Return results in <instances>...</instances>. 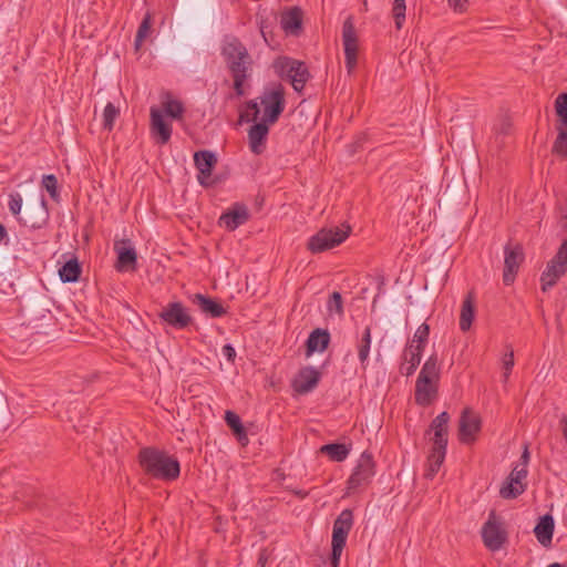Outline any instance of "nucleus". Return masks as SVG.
I'll list each match as a JSON object with an SVG mask.
<instances>
[{
  "label": "nucleus",
  "instance_id": "f257e3e1",
  "mask_svg": "<svg viewBox=\"0 0 567 567\" xmlns=\"http://www.w3.org/2000/svg\"><path fill=\"white\" fill-rule=\"evenodd\" d=\"M220 54L233 78V87L237 96L245 94L244 84L251 76L254 60L246 45L236 37L227 35L223 40Z\"/></svg>",
  "mask_w": 567,
  "mask_h": 567
},
{
  "label": "nucleus",
  "instance_id": "f03ea898",
  "mask_svg": "<svg viewBox=\"0 0 567 567\" xmlns=\"http://www.w3.org/2000/svg\"><path fill=\"white\" fill-rule=\"evenodd\" d=\"M137 458L144 473L153 478L172 482L181 474L178 460L156 447H142Z\"/></svg>",
  "mask_w": 567,
  "mask_h": 567
},
{
  "label": "nucleus",
  "instance_id": "7ed1b4c3",
  "mask_svg": "<svg viewBox=\"0 0 567 567\" xmlns=\"http://www.w3.org/2000/svg\"><path fill=\"white\" fill-rule=\"evenodd\" d=\"M449 421L450 414L444 411L431 422L430 430L426 432L427 434L433 432V436L430 439L432 441V449L427 456L426 478H433L445 460Z\"/></svg>",
  "mask_w": 567,
  "mask_h": 567
},
{
  "label": "nucleus",
  "instance_id": "20e7f679",
  "mask_svg": "<svg viewBox=\"0 0 567 567\" xmlns=\"http://www.w3.org/2000/svg\"><path fill=\"white\" fill-rule=\"evenodd\" d=\"M351 227H323L308 239L307 249L311 254H321L341 245L350 235Z\"/></svg>",
  "mask_w": 567,
  "mask_h": 567
},
{
  "label": "nucleus",
  "instance_id": "39448f33",
  "mask_svg": "<svg viewBox=\"0 0 567 567\" xmlns=\"http://www.w3.org/2000/svg\"><path fill=\"white\" fill-rule=\"evenodd\" d=\"M278 75L290 82L293 90L301 93L310 78L309 70L305 62L288 56H282L274 62Z\"/></svg>",
  "mask_w": 567,
  "mask_h": 567
},
{
  "label": "nucleus",
  "instance_id": "423d86ee",
  "mask_svg": "<svg viewBox=\"0 0 567 567\" xmlns=\"http://www.w3.org/2000/svg\"><path fill=\"white\" fill-rule=\"evenodd\" d=\"M353 525V513L351 509H343L336 518L332 529L330 565L331 567H339L340 557L346 546L348 535Z\"/></svg>",
  "mask_w": 567,
  "mask_h": 567
},
{
  "label": "nucleus",
  "instance_id": "0eeeda50",
  "mask_svg": "<svg viewBox=\"0 0 567 567\" xmlns=\"http://www.w3.org/2000/svg\"><path fill=\"white\" fill-rule=\"evenodd\" d=\"M353 525V513L351 509H343L336 518L332 529L330 565L331 567H339L340 557L346 546L348 535Z\"/></svg>",
  "mask_w": 567,
  "mask_h": 567
},
{
  "label": "nucleus",
  "instance_id": "6e6552de",
  "mask_svg": "<svg viewBox=\"0 0 567 567\" xmlns=\"http://www.w3.org/2000/svg\"><path fill=\"white\" fill-rule=\"evenodd\" d=\"M567 272V238L559 246L556 255L547 262L540 277L542 291L547 292Z\"/></svg>",
  "mask_w": 567,
  "mask_h": 567
},
{
  "label": "nucleus",
  "instance_id": "1a4fd4ad",
  "mask_svg": "<svg viewBox=\"0 0 567 567\" xmlns=\"http://www.w3.org/2000/svg\"><path fill=\"white\" fill-rule=\"evenodd\" d=\"M484 545L492 551L499 550L507 542V532L495 511H491L482 527Z\"/></svg>",
  "mask_w": 567,
  "mask_h": 567
},
{
  "label": "nucleus",
  "instance_id": "9d476101",
  "mask_svg": "<svg viewBox=\"0 0 567 567\" xmlns=\"http://www.w3.org/2000/svg\"><path fill=\"white\" fill-rule=\"evenodd\" d=\"M260 104L264 106L262 121L274 124L278 121L285 111V89L281 84H277L271 90H266L260 96Z\"/></svg>",
  "mask_w": 567,
  "mask_h": 567
},
{
  "label": "nucleus",
  "instance_id": "9b49d317",
  "mask_svg": "<svg viewBox=\"0 0 567 567\" xmlns=\"http://www.w3.org/2000/svg\"><path fill=\"white\" fill-rule=\"evenodd\" d=\"M158 318L169 327L183 330L193 324V317L179 301L167 303L158 313Z\"/></svg>",
  "mask_w": 567,
  "mask_h": 567
},
{
  "label": "nucleus",
  "instance_id": "f8f14e48",
  "mask_svg": "<svg viewBox=\"0 0 567 567\" xmlns=\"http://www.w3.org/2000/svg\"><path fill=\"white\" fill-rule=\"evenodd\" d=\"M523 260L524 251L520 244L512 245L511 243H508L504 247L503 282L506 286H509L514 282Z\"/></svg>",
  "mask_w": 567,
  "mask_h": 567
},
{
  "label": "nucleus",
  "instance_id": "ddd939ff",
  "mask_svg": "<svg viewBox=\"0 0 567 567\" xmlns=\"http://www.w3.org/2000/svg\"><path fill=\"white\" fill-rule=\"evenodd\" d=\"M374 466L375 464L372 454L364 451L361 454L353 473L348 480V489L353 491L364 484H368L375 473Z\"/></svg>",
  "mask_w": 567,
  "mask_h": 567
},
{
  "label": "nucleus",
  "instance_id": "4468645a",
  "mask_svg": "<svg viewBox=\"0 0 567 567\" xmlns=\"http://www.w3.org/2000/svg\"><path fill=\"white\" fill-rule=\"evenodd\" d=\"M342 41L344 47L346 68L351 73L357 66L358 38L352 18L346 19L342 25Z\"/></svg>",
  "mask_w": 567,
  "mask_h": 567
},
{
  "label": "nucleus",
  "instance_id": "2eb2a0df",
  "mask_svg": "<svg viewBox=\"0 0 567 567\" xmlns=\"http://www.w3.org/2000/svg\"><path fill=\"white\" fill-rule=\"evenodd\" d=\"M194 163L198 169L197 181L204 187L215 185L216 181L212 178V173L217 164L215 153L210 151H198L194 154Z\"/></svg>",
  "mask_w": 567,
  "mask_h": 567
},
{
  "label": "nucleus",
  "instance_id": "dca6fc26",
  "mask_svg": "<svg viewBox=\"0 0 567 567\" xmlns=\"http://www.w3.org/2000/svg\"><path fill=\"white\" fill-rule=\"evenodd\" d=\"M49 219V210L47 207V202L42 197L38 205L28 206L22 216L18 218V220L32 229H40L47 225Z\"/></svg>",
  "mask_w": 567,
  "mask_h": 567
},
{
  "label": "nucleus",
  "instance_id": "f3484780",
  "mask_svg": "<svg viewBox=\"0 0 567 567\" xmlns=\"http://www.w3.org/2000/svg\"><path fill=\"white\" fill-rule=\"evenodd\" d=\"M114 250L117 254L116 269L135 270L137 265V254L131 239L123 238L114 241Z\"/></svg>",
  "mask_w": 567,
  "mask_h": 567
},
{
  "label": "nucleus",
  "instance_id": "a211bd4d",
  "mask_svg": "<svg viewBox=\"0 0 567 567\" xmlns=\"http://www.w3.org/2000/svg\"><path fill=\"white\" fill-rule=\"evenodd\" d=\"M481 431V419L470 409H465L458 421V439L462 443L470 444L476 440Z\"/></svg>",
  "mask_w": 567,
  "mask_h": 567
},
{
  "label": "nucleus",
  "instance_id": "6ab92c4d",
  "mask_svg": "<svg viewBox=\"0 0 567 567\" xmlns=\"http://www.w3.org/2000/svg\"><path fill=\"white\" fill-rule=\"evenodd\" d=\"M151 133L157 144L165 145L172 136V125L165 121L161 110L151 107Z\"/></svg>",
  "mask_w": 567,
  "mask_h": 567
},
{
  "label": "nucleus",
  "instance_id": "aec40b11",
  "mask_svg": "<svg viewBox=\"0 0 567 567\" xmlns=\"http://www.w3.org/2000/svg\"><path fill=\"white\" fill-rule=\"evenodd\" d=\"M249 217L250 215L247 206L235 203L231 208L221 214L219 217V225H223L229 231H234L239 226L246 224Z\"/></svg>",
  "mask_w": 567,
  "mask_h": 567
},
{
  "label": "nucleus",
  "instance_id": "412c9836",
  "mask_svg": "<svg viewBox=\"0 0 567 567\" xmlns=\"http://www.w3.org/2000/svg\"><path fill=\"white\" fill-rule=\"evenodd\" d=\"M320 381V372L313 367L302 368L297 378L293 380L292 386L300 394L312 391Z\"/></svg>",
  "mask_w": 567,
  "mask_h": 567
},
{
  "label": "nucleus",
  "instance_id": "4be33fe9",
  "mask_svg": "<svg viewBox=\"0 0 567 567\" xmlns=\"http://www.w3.org/2000/svg\"><path fill=\"white\" fill-rule=\"evenodd\" d=\"M190 301L193 305L197 306L204 315L210 318H220L227 312L220 302L203 293L193 295Z\"/></svg>",
  "mask_w": 567,
  "mask_h": 567
},
{
  "label": "nucleus",
  "instance_id": "5701e85b",
  "mask_svg": "<svg viewBox=\"0 0 567 567\" xmlns=\"http://www.w3.org/2000/svg\"><path fill=\"white\" fill-rule=\"evenodd\" d=\"M268 124L269 123L265 121H256L248 131L249 147L256 155L261 154L265 150L266 140L269 133Z\"/></svg>",
  "mask_w": 567,
  "mask_h": 567
},
{
  "label": "nucleus",
  "instance_id": "b1692460",
  "mask_svg": "<svg viewBox=\"0 0 567 567\" xmlns=\"http://www.w3.org/2000/svg\"><path fill=\"white\" fill-rule=\"evenodd\" d=\"M435 380L417 377L415 382V402L419 405H429L437 394Z\"/></svg>",
  "mask_w": 567,
  "mask_h": 567
},
{
  "label": "nucleus",
  "instance_id": "393cba45",
  "mask_svg": "<svg viewBox=\"0 0 567 567\" xmlns=\"http://www.w3.org/2000/svg\"><path fill=\"white\" fill-rule=\"evenodd\" d=\"M330 343V333L326 329L317 328L308 337L306 341V354L310 357L316 351L323 352Z\"/></svg>",
  "mask_w": 567,
  "mask_h": 567
},
{
  "label": "nucleus",
  "instance_id": "a878e982",
  "mask_svg": "<svg viewBox=\"0 0 567 567\" xmlns=\"http://www.w3.org/2000/svg\"><path fill=\"white\" fill-rule=\"evenodd\" d=\"M280 24L288 34L298 35L302 25V11L298 7H293L281 13Z\"/></svg>",
  "mask_w": 567,
  "mask_h": 567
},
{
  "label": "nucleus",
  "instance_id": "bb28decb",
  "mask_svg": "<svg viewBox=\"0 0 567 567\" xmlns=\"http://www.w3.org/2000/svg\"><path fill=\"white\" fill-rule=\"evenodd\" d=\"M554 528L555 522L550 514H545L538 519L534 533L539 544L544 547H548L551 544Z\"/></svg>",
  "mask_w": 567,
  "mask_h": 567
},
{
  "label": "nucleus",
  "instance_id": "cd10ccee",
  "mask_svg": "<svg viewBox=\"0 0 567 567\" xmlns=\"http://www.w3.org/2000/svg\"><path fill=\"white\" fill-rule=\"evenodd\" d=\"M475 296L470 291L463 300L460 313V329L465 332L470 330L475 317Z\"/></svg>",
  "mask_w": 567,
  "mask_h": 567
},
{
  "label": "nucleus",
  "instance_id": "c85d7f7f",
  "mask_svg": "<svg viewBox=\"0 0 567 567\" xmlns=\"http://www.w3.org/2000/svg\"><path fill=\"white\" fill-rule=\"evenodd\" d=\"M225 422L233 431V434L241 445L248 444V436L239 415L230 410L225 412Z\"/></svg>",
  "mask_w": 567,
  "mask_h": 567
},
{
  "label": "nucleus",
  "instance_id": "c756f323",
  "mask_svg": "<svg viewBox=\"0 0 567 567\" xmlns=\"http://www.w3.org/2000/svg\"><path fill=\"white\" fill-rule=\"evenodd\" d=\"M82 267L76 258L68 260L60 269L59 277L64 284L76 282L80 279Z\"/></svg>",
  "mask_w": 567,
  "mask_h": 567
},
{
  "label": "nucleus",
  "instance_id": "7c9ffc66",
  "mask_svg": "<svg viewBox=\"0 0 567 567\" xmlns=\"http://www.w3.org/2000/svg\"><path fill=\"white\" fill-rule=\"evenodd\" d=\"M320 453L327 455L333 462H342L348 457L350 449L342 443H330L322 445Z\"/></svg>",
  "mask_w": 567,
  "mask_h": 567
},
{
  "label": "nucleus",
  "instance_id": "2f4dec72",
  "mask_svg": "<svg viewBox=\"0 0 567 567\" xmlns=\"http://www.w3.org/2000/svg\"><path fill=\"white\" fill-rule=\"evenodd\" d=\"M371 348V328L368 326L364 328L361 339L357 344L358 358L363 369L367 367Z\"/></svg>",
  "mask_w": 567,
  "mask_h": 567
},
{
  "label": "nucleus",
  "instance_id": "473e14b6",
  "mask_svg": "<svg viewBox=\"0 0 567 567\" xmlns=\"http://www.w3.org/2000/svg\"><path fill=\"white\" fill-rule=\"evenodd\" d=\"M526 489V484H518L507 477L499 488V495L504 499H514Z\"/></svg>",
  "mask_w": 567,
  "mask_h": 567
},
{
  "label": "nucleus",
  "instance_id": "72a5a7b5",
  "mask_svg": "<svg viewBox=\"0 0 567 567\" xmlns=\"http://www.w3.org/2000/svg\"><path fill=\"white\" fill-rule=\"evenodd\" d=\"M419 377L439 381L440 367L436 354H432L427 358L420 371Z\"/></svg>",
  "mask_w": 567,
  "mask_h": 567
},
{
  "label": "nucleus",
  "instance_id": "f704fd0d",
  "mask_svg": "<svg viewBox=\"0 0 567 567\" xmlns=\"http://www.w3.org/2000/svg\"><path fill=\"white\" fill-rule=\"evenodd\" d=\"M152 28V14L151 12H146L135 35L134 47L135 50L138 51L144 42V40L150 35Z\"/></svg>",
  "mask_w": 567,
  "mask_h": 567
},
{
  "label": "nucleus",
  "instance_id": "c9c22d12",
  "mask_svg": "<svg viewBox=\"0 0 567 567\" xmlns=\"http://www.w3.org/2000/svg\"><path fill=\"white\" fill-rule=\"evenodd\" d=\"M558 135L553 145V153L567 157V124L557 125Z\"/></svg>",
  "mask_w": 567,
  "mask_h": 567
},
{
  "label": "nucleus",
  "instance_id": "e433bc0d",
  "mask_svg": "<svg viewBox=\"0 0 567 567\" xmlns=\"http://www.w3.org/2000/svg\"><path fill=\"white\" fill-rule=\"evenodd\" d=\"M118 115L120 110L113 103L109 102L103 111V128L109 132L112 131Z\"/></svg>",
  "mask_w": 567,
  "mask_h": 567
},
{
  "label": "nucleus",
  "instance_id": "4c0bfd02",
  "mask_svg": "<svg viewBox=\"0 0 567 567\" xmlns=\"http://www.w3.org/2000/svg\"><path fill=\"white\" fill-rule=\"evenodd\" d=\"M423 349L421 347H416L413 343L409 344L403 352V361L412 364V367H419L422 358Z\"/></svg>",
  "mask_w": 567,
  "mask_h": 567
},
{
  "label": "nucleus",
  "instance_id": "58836bf2",
  "mask_svg": "<svg viewBox=\"0 0 567 567\" xmlns=\"http://www.w3.org/2000/svg\"><path fill=\"white\" fill-rule=\"evenodd\" d=\"M406 4L405 0H394L392 7V16L395 22V28L400 30L405 21Z\"/></svg>",
  "mask_w": 567,
  "mask_h": 567
},
{
  "label": "nucleus",
  "instance_id": "ea45409f",
  "mask_svg": "<svg viewBox=\"0 0 567 567\" xmlns=\"http://www.w3.org/2000/svg\"><path fill=\"white\" fill-rule=\"evenodd\" d=\"M163 106H164V112L166 113L167 116H169L174 120H179L183 117L184 106L179 101L167 100L166 102L163 103Z\"/></svg>",
  "mask_w": 567,
  "mask_h": 567
},
{
  "label": "nucleus",
  "instance_id": "a19ab883",
  "mask_svg": "<svg viewBox=\"0 0 567 567\" xmlns=\"http://www.w3.org/2000/svg\"><path fill=\"white\" fill-rule=\"evenodd\" d=\"M327 309L329 313L336 312L339 317L343 316V300L342 296L338 291H333L327 302Z\"/></svg>",
  "mask_w": 567,
  "mask_h": 567
},
{
  "label": "nucleus",
  "instance_id": "79ce46f5",
  "mask_svg": "<svg viewBox=\"0 0 567 567\" xmlns=\"http://www.w3.org/2000/svg\"><path fill=\"white\" fill-rule=\"evenodd\" d=\"M246 112L240 113V121L244 122H256L259 117L260 110L259 104L255 100H250L246 103Z\"/></svg>",
  "mask_w": 567,
  "mask_h": 567
},
{
  "label": "nucleus",
  "instance_id": "37998d69",
  "mask_svg": "<svg viewBox=\"0 0 567 567\" xmlns=\"http://www.w3.org/2000/svg\"><path fill=\"white\" fill-rule=\"evenodd\" d=\"M41 185L47 192L50 194L53 200H58L59 192H58V179L55 175L48 174L42 177Z\"/></svg>",
  "mask_w": 567,
  "mask_h": 567
},
{
  "label": "nucleus",
  "instance_id": "c03bdc74",
  "mask_svg": "<svg viewBox=\"0 0 567 567\" xmlns=\"http://www.w3.org/2000/svg\"><path fill=\"white\" fill-rule=\"evenodd\" d=\"M555 107L559 117V124H567V93L558 95L555 101Z\"/></svg>",
  "mask_w": 567,
  "mask_h": 567
},
{
  "label": "nucleus",
  "instance_id": "a18cd8bd",
  "mask_svg": "<svg viewBox=\"0 0 567 567\" xmlns=\"http://www.w3.org/2000/svg\"><path fill=\"white\" fill-rule=\"evenodd\" d=\"M507 348V352H505L504 357H503V360H502V363H503V379H504V382H507L508 378H509V374L512 372V369L514 367V350L511 346H506Z\"/></svg>",
  "mask_w": 567,
  "mask_h": 567
},
{
  "label": "nucleus",
  "instance_id": "49530a36",
  "mask_svg": "<svg viewBox=\"0 0 567 567\" xmlns=\"http://www.w3.org/2000/svg\"><path fill=\"white\" fill-rule=\"evenodd\" d=\"M430 334V327L427 323H422L413 336L412 343L416 342V347L424 349Z\"/></svg>",
  "mask_w": 567,
  "mask_h": 567
},
{
  "label": "nucleus",
  "instance_id": "de8ad7c7",
  "mask_svg": "<svg viewBox=\"0 0 567 567\" xmlns=\"http://www.w3.org/2000/svg\"><path fill=\"white\" fill-rule=\"evenodd\" d=\"M9 210L14 215L19 216L22 210V197L19 193H12L9 195Z\"/></svg>",
  "mask_w": 567,
  "mask_h": 567
},
{
  "label": "nucleus",
  "instance_id": "09e8293b",
  "mask_svg": "<svg viewBox=\"0 0 567 567\" xmlns=\"http://www.w3.org/2000/svg\"><path fill=\"white\" fill-rule=\"evenodd\" d=\"M526 476H527L526 467L522 466L520 468H518V466H515L508 477L512 481H514L515 483L524 484L523 481L526 478Z\"/></svg>",
  "mask_w": 567,
  "mask_h": 567
},
{
  "label": "nucleus",
  "instance_id": "8fccbe9b",
  "mask_svg": "<svg viewBox=\"0 0 567 567\" xmlns=\"http://www.w3.org/2000/svg\"><path fill=\"white\" fill-rule=\"evenodd\" d=\"M512 123L509 118L503 117L501 123L496 127V134L507 135L511 131Z\"/></svg>",
  "mask_w": 567,
  "mask_h": 567
},
{
  "label": "nucleus",
  "instance_id": "3c124183",
  "mask_svg": "<svg viewBox=\"0 0 567 567\" xmlns=\"http://www.w3.org/2000/svg\"><path fill=\"white\" fill-rule=\"evenodd\" d=\"M447 2L449 6L457 12H464L467 7V0H447Z\"/></svg>",
  "mask_w": 567,
  "mask_h": 567
},
{
  "label": "nucleus",
  "instance_id": "603ef678",
  "mask_svg": "<svg viewBox=\"0 0 567 567\" xmlns=\"http://www.w3.org/2000/svg\"><path fill=\"white\" fill-rule=\"evenodd\" d=\"M221 353L230 362H234L235 358H236V351L234 349V347L229 343L225 344L223 348H221Z\"/></svg>",
  "mask_w": 567,
  "mask_h": 567
},
{
  "label": "nucleus",
  "instance_id": "864d4df0",
  "mask_svg": "<svg viewBox=\"0 0 567 567\" xmlns=\"http://www.w3.org/2000/svg\"><path fill=\"white\" fill-rule=\"evenodd\" d=\"M258 24H259V29H260V32H261V35L264 38V40L266 42H268V39H267V33H268V28H269V23H268V19H265L262 17H258Z\"/></svg>",
  "mask_w": 567,
  "mask_h": 567
},
{
  "label": "nucleus",
  "instance_id": "5fc2aeb1",
  "mask_svg": "<svg viewBox=\"0 0 567 567\" xmlns=\"http://www.w3.org/2000/svg\"><path fill=\"white\" fill-rule=\"evenodd\" d=\"M416 368L417 367H412V364L403 361L400 365V372L406 377H410L415 372Z\"/></svg>",
  "mask_w": 567,
  "mask_h": 567
},
{
  "label": "nucleus",
  "instance_id": "6e6d98bb",
  "mask_svg": "<svg viewBox=\"0 0 567 567\" xmlns=\"http://www.w3.org/2000/svg\"><path fill=\"white\" fill-rule=\"evenodd\" d=\"M529 458H530V455H529L528 446L525 445L524 446V451H523V453L520 455V463H522L523 467L527 468V464L529 462Z\"/></svg>",
  "mask_w": 567,
  "mask_h": 567
},
{
  "label": "nucleus",
  "instance_id": "4d7b16f0",
  "mask_svg": "<svg viewBox=\"0 0 567 567\" xmlns=\"http://www.w3.org/2000/svg\"><path fill=\"white\" fill-rule=\"evenodd\" d=\"M559 225L563 229L567 230V213L560 215Z\"/></svg>",
  "mask_w": 567,
  "mask_h": 567
},
{
  "label": "nucleus",
  "instance_id": "13d9d810",
  "mask_svg": "<svg viewBox=\"0 0 567 567\" xmlns=\"http://www.w3.org/2000/svg\"><path fill=\"white\" fill-rule=\"evenodd\" d=\"M7 237V229L6 227L0 223V243Z\"/></svg>",
  "mask_w": 567,
  "mask_h": 567
},
{
  "label": "nucleus",
  "instance_id": "bf43d9fd",
  "mask_svg": "<svg viewBox=\"0 0 567 567\" xmlns=\"http://www.w3.org/2000/svg\"><path fill=\"white\" fill-rule=\"evenodd\" d=\"M266 560H267V558H266L265 554H264V553H261V554L259 555V559H258V563L261 565V567H264V566H265Z\"/></svg>",
  "mask_w": 567,
  "mask_h": 567
},
{
  "label": "nucleus",
  "instance_id": "052dcab7",
  "mask_svg": "<svg viewBox=\"0 0 567 567\" xmlns=\"http://www.w3.org/2000/svg\"><path fill=\"white\" fill-rule=\"evenodd\" d=\"M547 567H561V565L559 563H553Z\"/></svg>",
  "mask_w": 567,
  "mask_h": 567
}]
</instances>
